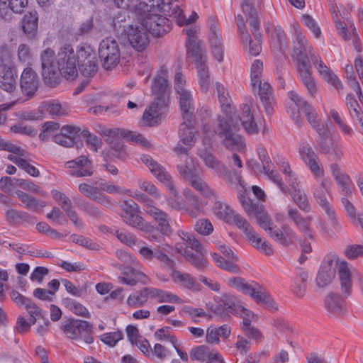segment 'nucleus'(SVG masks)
<instances>
[{
	"label": "nucleus",
	"instance_id": "f257e3e1",
	"mask_svg": "<svg viewBox=\"0 0 363 363\" xmlns=\"http://www.w3.org/2000/svg\"><path fill=\"white\" fill-rule=\"evenodd\" d=\"M42 76L45 83L55 86L59 83L60 75L68 80H74L78 70L85 77L94 76L97 71V60L94 51L90 46L78 47L74 51L70 45H65L57 55L50 48L40 54Z\"/></svg>",
	"mask_w": 363,
	"mask_h": 363
},
{
	"label": "nucleus",
	"instance_id": "f03ea898",
	"mask_svg": "<svg viewBox=\"0 0 363 363\" xmlns=\"http://www.w3.org/2000/svg\"><path fill=\"white\" fill-rule=\"evenodd\" d=\"M222 112L225 116H219L213 125V133L221 140L222 144L228 150L242 151L245 148L243 138L236 133L240 125L248 134H257L259 126L255 121L247 104L240 106V115L237 116L234 107L230 104L228 94L219 82L215 84Z\"/></svg>",
	"mask_w": 363,
	"mask_h": 363
},
{
	"label": "nucleus",
	"instance_id": "7ed1b4c3",
	"mask_svg": "<svg viewBox=\"0 0 363 363\" xmlns=\"http://www.w3.org/2000/svg\"><path fill=\"white\" fill-rule=\"evenodd\" d=\"M173 0H127L122 9H128L138 18L140 24L154 36H161L170 30L169 20L164 16L169 13L177 18L179 26L189 25L198 18L196 12L187 18L178 4Z\"/></svg>",
	"mask_w": 363,
	"mask_h": 363
},
{
	"label": "nucleus",
	"instance_id": "20e7f679",
	"mask_svg": "<svg viewBox=\"0 0 363 363\" xmlns=\"http://www.w3.org/2000/svg\"><path fill=\"white\" fill-rule=\"evenodd\" d=\"M184 32L187 35L186 48L187 56L191 58L197 69L199 83L201 90L206 92L210 86L211 80L206 66L207 56L199 43L197 41L196 33L199 30L196 26L185 28Z\"/></svg>",
	"mask_w": 363,
	"mask_h": 363
},
{
	"label": "nucleus",
	"instance_id": "39448f33",
	"mask_svg": "<svg viewBox=\"0 0 363 363\" xmlns=\"http://www.w3.org/2000/svg\"><path fill=\"white\" fill-rule=\"evenodd\" d=\"M254 216L259 225L269 234L272 239L280 245L289 246L297 240L296 233L289 225L284 224L279 228L271 221L263 206Z\"/></svg>",
	"mask_w": 363,
	"mask_h": 363
},
{
	"label": "nucleus",
	"instance_id": "423d86ee",
	"mask_svg": "<svg viewBox=\"0 0 363 363\" xmlns=\"http://www.w3.org/2000/svg\"><path fill=\"white\" fill-rule=\"evenodd\" d=\"M178 235L187 245L184 247L178 243L175 247L176 250L196 269L201 270L206 268L208 263L203 257L207 252L201 244L188 232L178 231Z\"/></svg>",
	"mask_w": 363,
	"mask_h": 363
},
{
	"label": "nucleus",
	"instance_id": "0eeeda50",
	"mask_svg": "<svg viewBox=\"0 0 363 363\" xmlns=\"http://www.w3.org/2000/svg\"><path fill=\"white\" fill-rule=\"evenodd\" d=\"M227 283L230 287L251 296L257 303L262 304L270 310L277 309L276 303L269 294L257 283L246 282L240 277L230 278Z\"/></svg>",
	"mask_w": 363,
	"mask_h": 363
},
{
	"label": "nucleus",
	"instance_id": "6e6552de",
	"mask_svg": "<svg viewBox=\"0 0 363 363\" xmlns=\"http://www.w3.org/2000/svg\"><path fill=\"white\" fill-rule=\"evenodd\" d=\"M17 72L12 53L6 46L0 48V87L11 93L16 88Z\"/></svg>",
	"mask_w": 363,
	"mask_h": 363
},
{
	"label": "nucleus",
	"instance_id": "1a4fd4ad",
	"mask_svg": "<svg viewBox=\"0 0 363 363\" xmlns=\"http://www.w3.org/2000/svg\"><path fill=\"white\" fill-rule=\"evenodd\" d=\"M179 174L189 181L191 187L197 191L203 197L211 199L216 196V191L212 189L203 179L196 174L193 159L186 156L184 164H179Z\"/></svg>",
	"mask_w": 363,
	"mask_h": 363
},
{
	"label": "nucleus",
	"instance_id": "9d476101",
	"mask_svg": "<svg viewBox=\"0 0 363 363\" xmlns=\"http://www.w3.org/2000/svg\"><path fill=\"white\" fill-rule=\"evenodd\" d=\"M315 179L318 182L312 186L313 196L317 203L325 211L329 219L333 222L334 227L336 228L338 226L337 216L333 207L327 199V195L330 194L331 180L329 177H325L324 175Z\"/></svg>",
	"mask_w": 363,
	"mask_h": 363
},
{
	"label": "nucleus",
	"instance_id": "9b49d317",
	"mask_svg": "<svg viewBox=\"0 0 363 363\" xmlns=\"http://www.w3.org/2000/svg\"><path fill=\"white\" fill-rule=\"evenodd\" d=\"M62 329L69 339L82 341L88 345L94 342V337L91 335L93 325L86 320H67L62 323Z\"/></svg>",
	"mask_w": 363,
	"mask_h": 363
},
{
	"label": "nucleus",
	"instance_id": "f8f14e48",
	"mask_svg": "<svg viewBox=\"0 0 363 363\" xmlns=\"http://www.w3.org/2000/svg\"><path fill=\"white\" fill-rule=\"evenodd\" d=\"M230 223H234L240 230H242L247 240L254 247L267 255H269L273 252V249L269 243L263 240L254 230L247 220L241 215L238 214L234 211L232 214Z\"/></svg>",
	"mask_w": 363,
	"mask_h": 363
},
{
	"label": "nucleus",
	"instance_id": "ddd939ff",
	"mask_svg": "<svg viewBox=\"0 0 363 363\" xmlns=\"http://www.w3.org/2000/svg\"><path fill=\"white\" fill-rule=\"evenodd\" d=\"M99 56L105 69L114 68L121 60V50L118 42L112 37L103 39L99 46Z\"/></svg>",
	"mask_w": 363,
	"mask_h": 363
},
{
	"label": "nucleus",
	"instance_id": "4468645a",
	"mask_svg": "<svg viewBox=\"0 0 363 363\" xmlns=\"http://www.w3.org/2000/svg\"><path fill=\"white\" fill-rule=\"evenodd\" d=\"M290 28L294 41V54L296 57L298 64L309 63L311 55H315L313 53V48L312 45L301 32L300 26L297 22H292L290 24Z\"/></svg>",
	"mask_w": 363,
	"mask_h": 363
},
{
	"label": "nucleus",
	"instance_id": "2eb2a0df",
	"mask_svg": "<svg viewBox=\"0 0 363 363\" xmlns=\"http://www.w3.org/2000/svg\"><path fill=\"white\" fill-rule=\"evenodd\" d=\"M289 99L294 103L299 111H302L307 116L308 123L316 130L320 137L325 136L326 129L317 118V113L308 101L299 96L294 91L288 93Z\"/></svg>",
	"mask_w": 363,
	"mask_h": 363
},
{
	"label": "nucleus",
	"instance_id": "dca6fc26",
	"mask_svg": "<svg viewBox=\"0 0 363 363\" xmlns=\"http://www.w3.org/2000/svg\"><path fill=\"white\" fill-rule=\"evenodd\" d=\"M330 9L333 13V18L335 24L337 34L344 40L349 41L351 40L352 41L354 49L357 52H361L359 39L354 25L351 23L350 21H349L350 25L347 26L346 23L341 21L340 16L338 15L340 11L336 5L331 4Z\"/></svg>",
	"mask_w": 363,
	"mask_h": 363
},
{
	"label": "nucleus",
	"instance_id": "f3484780",
	"mask_svg": "<svg viewBox=\"0 0 363 363\" xmlns=\"http://www.w3.org/2000/svg\"><path fill=\"white\" fill-rule=\"evenodd\" d=\"M143 162L148 167L151 173L168 189L169 194H172L174 196H177L178 191L174 185L172 178L166 169L155 161L149 155H143L141 158Z\"/></svg>",
	"mask_w": 363,
	"mask_h": 363
},
{
	"label": "nucleus",
	"instance_id": "a211bd4d",
	"mask_svg": "<svg viewBox=\"0 0 363 363\" xmlns=\"http://www.w3.org/2000/svg\"><path fill=\"white\" fill-rule=\"evenodd\" d=\"M298 154L300 159L310 169L315 178L323 176L324 169L318 157L308 143L303 142L300 144Z\"/></svg>",
	"mask_w": 363,
	"mask_h": 363
},
{
	"label": "nucleus",
	"instance_id": "6ab92c4d",
	"mask_svg": "<svg viewBox=\"0 0 363 363\" xmlns=\"http://www.w3.org/2000/svg\"><path fill=\"white\" fill-rule=\"evenodd\" d=\"M140 212H134L130 214H123V221L128 225L138 228L145 233L147 238L150 241L160 242L157 230L150 223L146 222L140 215Z\"/></svg>",
	"mask_w": 363,
	"mask_h": 363
},
{
	"label": "nucleus",
	"instance_id": "aec40b11",
	"mask_svg": "<svg viewBox=\"0 0 363 363\" xmlns=\"http://www.w3.org/2000/svg\"><path fill=\"white\" fill-rule=\"evenodd\" d=\"M147 30L140 25H130L126 35L130 45L138 52L144 51L150 43Z\"/></svg>",
	"mask_w": 363,
	"mask_h": 363
},
{
	"label": "nucleus",
	"instance_id": "412c9836",
	"mask_svg": "<svg viewBox=\"0 0 363 363\" xmlns=\"http://www.w3.org/2000/svg\"><path fill=\"white\" fill-rule=\"evenodd\" d=\"M103 134L108 137L107 140L109 143L113 142V140H111V138L116 139L123 138L127 141L140 145L144 147H147L150 145L147 138L142 134L135 131L128 130L123 128H111L106 130Z\"/></svg>",
	"mask_w": 363,
	"mask_h": 363
},
{
	"label": "nucleus",
	"instance_id": "4be33fe9",
	"mask_svg": "<svg viewBox=\"0 0 363 363\" xmlns=\"http://www.w3.org/2000/svg\"><path fill=\"white\" fill-rule=\"evenodd\" d=\"M168 102L155 99L154 101L145 109L143 116V121L150 126L159 123L164 117Z\"/></svg>",
	"mask_w": 363,
	"mask_h": 363
},
{
	"label": "nucleus",
	"instance_id": "5701e85b",
	"mask_svg": "<svg viewBox=\"0 0 363 363\" xmlns=\"http://www.w3.org/2000/svg\"><path fill=\"white\" fill-rule=\"evenodd\" d=\"M168 69L162 67L157 72L152 85V92L157 100L168 102L169 97Z\"/></svg>",
	"mask_w": 363,
	"mask_h": 363
},
{
	"label": "nucleus",
	"instance_id": "b1692460",
	"mask_svg": "<svg viewBox=\"0 0 363 363\" xmlns=\"http://www.w3.org/2000/svg\"><path fill=\"white\" fill-rule=\"evenodd\" d=\"M335 260L337 264L338 277L342 292L345 296H348L352 292V275L355 269L347 262L344 259L340 260L336 256Z\"/></svg>",
	"mask_w": 363,
	"mask_h": 363
},
{
	"label": "nucleus",
	"instance_id": "393cba45",
	"mask_svg": "<svg viewBox=\"0 0 363 363\" xmlns=\"http://www.w3.org/2000/svg\"><path fill=\"white\" fill-rule=\"evenodd\" d=\"M70 170V174L77 177H90L93 174L91 161L84 155L68 161L65 164Z\"/></svg>",
	"mask_w": 363,
	"mask_h": 363
},
{
	"label": "nucleus",
	"instance_id": "a878e982",
	"mask_svg": "<svg viewBox=\"0 0 363 363\" xmlns=\"http://www.w3.org/2000/svg\"><path fill=\"white\" fill-rule=\"evenodd\" d=\"M320 148L322 153L329 155L332 160H339L343 157L342 145L340 139L328 138V131L325 136L320 137Z\"/></svg>",
	"mask_w": 363,
	"mask_h": 363
},
{
	"label": "nucleus",
	"instance_id": "bb28decb",
	"mask_svg": "<svg viewBox=\"0 0 363 363\" xmlns=\"http://www.w3.org/2000/svg\"><path fill=\"white\" fill-rule=\"evenodd\" d=\"M39 79L36 72L30 67L25 68L21 75L20 86L23 94L33 96L38 89Z\"/></svg>",
	"mask_w": 363,
	"mask_h": 363
},
{
	"label": "nucleus",
	"instance_id": "cd10ccee",
	"mask_svg": "<svg viewBox=\"0 0 363 363\" xmlns=\"http://www.w3.org/2000/svg\"><path fill=\"white\" fill-rule=\"evenodd\" d=\"M148 213L157 223V229L161 234L164 235H169L172 233V228L170 225V218L169 215L164 211L158 208L154 205H149L147 210Z\"/></svg>",
	"mask_w": 363,
	"mask_h": 363
},
{
	"label": "nucleus",
	"instance_id": "c85d7f7f",
	"mask_svg": "<svg viewBox=\"0 0 363 363\" xmlns=\"http://www.w3.org/2000/svg\"><path fill=\"white\" fill-rule=\"evenodd\" d=\"M51 195L55 201L65 211L67 216L76 226L82 225V220L78 218L77 213L74 211L71 200L62 192L56 189L51 191Z\"/></svg>",
	"mask_w": 363,
	"mask_h": 363
},
{
	"label": "nucleus",
	"instance_id": "c756f323",
	"mask_svg": "<svg viewBox=\"0 0 363 363\" xmlns=\"http://www.w3.org/2000/svg\"><path fill=\"white\" fill-rule=\"evenodd\" d=\"M311 60L317 69L319 75L324 81L337 89L342 87V84L339 78L325 65L319 57L311 55Z\"/></svg>",
	"mask_w": 363,
	"mask_h": 363
},
{
	"label": "nucleus",
	"instance_id": "7c9ffc66",
	"mask_svg": "<svg viewBox=\"0 0 363 363\" xmlns=\"http://www.w3.org/2000/svg\"><path fill=\"white\" fill-rule=\"evenodd\" d=\"M330 171L341 194L344 196H350L352 182L349 176L342 172L340 167L335 163L330 165Z\"/></svg>",
	"mask_w": 363,
	"mask_h": 363
},
{
	"label": "nucleus",
	"instance_id": "2f4dec72",
	"mask_svg": "<svg viewBox=\"0 0 363 363\" xmlns=\"http://www.w3.org/2000/svg\"><path fill=\"white\" fill-rule=\"evenodd\" d=\"M298 78L306 87L308 95L313 96L318 91L317 85L312 77L311 68L309 63L297 64L296 67Z\"/></svg>",
	"mask_w": 363,
	"mask_h": 363
},
{
	"label": "nucleus",
	"instance_id": "473e14b6",
	"mask_svg": "<svg viewBox=\"0 0 363 363\" xmlns=\"http://www.w3.org/2000/svg\"><path fill=\"white\" fill-rule=\"evenodd\" d=\"M170 277L173 282L182 289L191 291H198L200 290L199 284L196 281V279L189 273L173 269L170 273Z\"/></svg>",
	"mask_w": 363,
	"mask_h": 363
},
{
	"label": "nucleus",
	"instance_id": "72a5a7b5",
	"mask_svg": "<svg viewBox=\"0 0 363 363\" xmlns=\"http://www.w3.org/2000/svg\"><path fill=\"white\" fill-rule=\"evenodd\" d=\"M255 91L257 92V94L264 106L266 113L267 114H270L273 110L274 100L273 91L269 82L264 80L260 82V83H257Z\"/></svg>",
	"mask_w": 363,
	"mask_h": 363
},
{
	"label": "nucleus",
	"instance_id": "f704fd0d",
	"mask_svg": "<svg viewBox=\"0 0 363 363\" xmlns=\"http://www.w3.org/2000/svg\"><path fill=\"white\" fill-rule=\"evenodd\" d=\"M79 128L72 125H64L60 133L52 136V140L62 146L69 147L74 145Z\"/></svg>",
	"mask_w": 363,
	"mask_h": 363
},
{
	"label": "nucleus",
	"instance_id": "c9c22d12",
	"mask_svg": "<svg viewBox=\"0 0 363 363\" xmlns=\"http://www.w3.org/2000/svg\"><path fill=\"white\" fill-rule=\"evenodd\" d=\"M22 29L28 39L33 40L35 38L38 26V15L36 11L27 12L22 18Z\"/></svg>",
	"mask_w": 363,
	"mask_h": 363
},
{
	"label": "nucleus",
	"instance_id": "e433bc0d",
	"mask_svg": "<svg viewBox=\"0 0 363 363\" xmlns=\"http://www.w3.org/2000/svg\"><path fill=\"white\" fill-rule=\"evenodd\" d=\"M345 104L351 118L359 124V131L363 134V112L352 94H347Z\"/></svg>",
	"mask_w": 363,
	"mask_h": 363
},
{
	"label": "nucleus",
	"instance_id": "4c0bfd02",
	"mask_svg": "<svg viewBox=\"0 0 363 363\" xmlns=\"http://www.w3.org/2000/svg\"><path fill=\"white\" fill-rule=\"evenodd\" d=\"M147 279L146 275L143 272L135 269L132 267H128L124 269L123 276L118 277V282L133 286L139 281L145 283Z\"/></svg>",
	"mask_w": 363,
	"mask_h": 363
},
{
	"label": "nucleus",
	"instance_id": "58836bf2",
	"mask_svg": "<svg viewBox=\"0 0 363 363\" xmlns=\"http://www.w3.org/2000/svg\"><path fill=\"white\" fill-rule=\"evenodd\" d=\"M150 288V295L151 299H155L158 303H183L182 299L177 294L169 291L155 287Z\"/></svg>",
	"mask_w": 363,
	"mask_h": 363
},
{
	"label": "nucleus",
	"instance_id": "ea45409f",
	"mask_svg": "<svg viewBox=\"0 0 363 363\" xmlns=\"http://www.w3.org/2000/svg\"><path fill=\"white\" fill-rule=\"evenodd\" d=\"M275 161L282 173L285 175V179L293 191L301 189L300 182L298 180L297 176L291 171L289 162L281 156H277Z\"/></svg>",
	"mask_w": 363,
	"mask_h": 363
},
{
	"label": "nucleus",
	"instance_id": "a19ab883",
	"mask_svg": "<svg viewBox=\"0 0 363 363\" xmlns=\"http://www.w3.org/2000/svg\"><path fill=\"white\" fill-rule=\"evenodd\" d=\"M177 94L183 118L187 119L189 121V119L192 118L194 111V102L191 92L186 90Z\"/></svg>",
	"mask_w": 363,
	"mask_h": 363
},
{
	"label": "nucleus",
	"instance_id": "79ce46f5",
	"mask_svg": "<svg viewBox=\"0 0 363 363\" xmlns=\"http://www.w3.org/2000/svg\"><path fill=\"white\" fill-rule=\"evenodd\" d=\"M335 259V255H333L326 264L321 265L316 277V284L319 287L328 285L335 277V270L332 268V262Z\"/></svg>",
	"mask_w": 363,
	"mask_h": 363
},
{
	"label": "nucleus",
	"instance_id": "37998d69",
	"mask_svg": "<svg viewBox=\"0 0 363 363\" xmlns=\"http://www.w3.org/2000/svg\"><path fill=\"white\" fill-rule=\"evenodd\" d=\"M16 195L22 202L24 207L33 212H42L43 208L46 206V203L44 201L36 199L24 191L18 190L16 191Z\"/></svg>",
	"mask_w": 363,
	"mask_h": 363
},
{
	"label": "nucleus",
	"instance_id": "c03bdc74",
	"mask_svg": "<svg viewBox=\"0 0 363 363\" xmlns=\"http://www.w3.org/2000/svg\"><path fill=\"white\" fill-rule=\"evenodd\" d=\"M197 154L205 165L213 170L216 175L225 171V165L218 160L210 151L206 149L199 150Z\"/></svg>",
	"mask_w": 363,
	"mask_h": 363
},
{
	"label": "nucleus",
	"instance_id": "a18cd8bd",
	"mask_svg": "<svg viewBox=\"0 0 363 363\" xmlns=\"http://www.w3.org/2000/svg\"><path fill=\"white\" fill-rule=\"evenodd\" d=\"M210 199L214 200L213 206V212L214 215L224 222L230 223L232 214L234 212L233 209H232L227 203L219 200L216 193V196L212 197Z\"/></svg>",
	"mask_w": 363,
	"mask_h": 363
},
{
	"label": "nucleus",
	"instance_id": "49530a36",
	"mask_svg": "<svg viewBox=\"0 0 363 363\" xmlns=\"http://www.w3.org/2000/svg\"><path fill=\"white\" fill-rule=\"evenodd\" d=\"M266 32L270 35L271 46L274 50H281L285 44V33L279 26L270 27L266 26Z\"/></svg>",
	"mask_w": 363,
	"mask_h": 363
},
{
	"label": "nucleus",
	"instance_id": "de8ad7c7",
	"mask_svg": "<svg viewBox=\"0 0 363 363\" xmlns=\"http://www.w3.org/2000/svg\"><path fill=\"white\" fill-rule=\"evenodd\" d=\"M28 5V0H0V15L6 17L9 10L21 13Z\"/></svg>",
	"mask_w": 363,
	"mask_h": 363
},
{
	"label": "nucleus",
	"instance_id": "09e8293b",
	"mask_svg": "<svg viewBox=\"0 0 363 363\" xmlns=\"http://www.w3.org/2000/svg\"><path fill=\"white\" fill-rule=\"evenodd\" d=\"M222 302L225 308L230 313L240 315L242 318L243 315H247V313H250L242 306L240 305L237 298L233 295L226 294L222 298Z\"/></svg>",
	"mask_w": 363,
	"mask_h": 363
},
{
	"label": "nucleus",
	"instance_id": "8fccbe9b",
	"mask_svg": "<svg viewBox=\"0 0 363 363\" xmlns=\"http://www.w3.org/2000/svg\"><path fill=\"white\" fill-rule=\"evenodd\" d=\"M62 304L64 307H65L67 310L76 315L86 318H91V313H89V310L84 305L72 298H63L62 300Z\"/></svg>",
	"mask_w": 363,
	"mask_h": 363
},
{
	"label": "nucleus",
	"instance_id": "3c124183",
	"mask_svg": "<svg viewBox=\"0 0 363 363\" xmlns=\"http://www.w3.org/2000/svg\"><path fill=\"white\" fill-rule=\"evenodd\" d=\"M184 120V121L181 123L179 129L180 142L184 145L192 147L194 144V133L191 119H189V121L187 119Z\"/></svg>",
	"mask_w": 363,
	"mask_h": 363
},
{
	"label": "nucleus",
	"instance_id": "603ef678",
	"mask_svg": "<svg viewBox=\"0 0 363 363\" xmlns=\"http://www.w3.org/2000/svg\"><path fill=\"white\" fill-rule=\"evenodd\" d=\"M150 288H143L129 295L127 299V304L132 308H138L146 303L148 298H150Z\"/></svg>",
	"mask_w": 363,
	"mask_h": 363
},
{
	"label": "nucleus",
	"instance_id": "864d4df0",
	"mask_svg": "<svg viewBox=\"0 0 363 363\" xmlns=\"http://www.w3.org/2000/svg\"><path fill=\"white\" fill-rule=\"evenodd\" d=\"M348 197L343 196L341 199L345 211L347 216L352 220V223L356 226H359L363 230V215L357 212L355 207L348 199Z\"/></svg>",
	"mask_w": 363,
	"mask_h": 363
},
{
	"label": "nucleus",
	"instance_id": "5fc2aeb1",
	"mask_svg": "<svg viewBox=\"0 0 363 363\" xmlns=\"http://www.w3.org/2000/svg\"><path fill=\"white\" fill-rule=\"evenodd\" d=\"M348 197L343 196L341 199L345 211L347 216L352 220V223L356 226H359L363 230V215L357 212L355 207L348 199Z\"/></svg>",
	"mask_w": 363,
	"mask_h": 363
},
{
	"label": "nucleus",
	"instance_id": "6e6d98bb",
	"mask_svg": "<svg viewBox=\"0 0 363 363\" xmlns=\"http://www.w3.org/2000/svg\"><path fill=\"white\" fill-rule=\"evenodd\" d=\"M254 317L252 312L247 313V315H243L242 329L249 338L259 342L262 340V334L257 329L250 327L251 321Z\"/></svg>",
	"mask_w": 363,
	"mask_h": 363
},
{
	"label": "nucleus",
	"instance_id": "4d7b16f0",
	"mask_svg": "<svg viewBox=\"0 0 363 363\" xmlns=\"http://www.w3.org/2000/svg\"><path fill=\"white\" fill-rule=\"evenodd\" d=\"M6 220L12 224L18 225L23 223H33L34 218L28 213L14 209H9L6 211Z\"/></svg>",
	"mask_w": 363,
	"mask_h": 363
},
{
	"label": "nucleus",
	"instance_id": "13d9d810",
	"mask_svg": "<svg viewBox=\"0 0 363 363\" xmlns=\"http://www.w3.org/2000/svg\"><path fill=\"white\" fill-rule=\"evenodd\" d=\"M328 311L333 315H339L343 312V304L340 297L336 294H329L325 301Z\"/></svg>",
	"mask_w": 363,
	"mask_h": 363
},
{
	"label": "nucleus",
	"instance_id": "bf43d9fd",
	"mask_svg": "<svg viewBox=\"0 0 363 363\" xmlns=\"http://www.w3.org/2000/svg\"><path fill=\"white\" fill-rule=\"evenodd\" d=\"M217 176L223 178L231 187L235 188L240 186L242 189L245 188V184L241 176L235 170L230 171L225 166V171L219 173Z\"/></svg>",
	"mask_w": 363,
	"mask_h": 363
},
{
	"label": "nucleus",
	"instance_id": "052dcab7",
	"mask_svg": "<svg viewBox=\"0 0 363 363\" xmlns=\"http://www.w3.org/2000/svg\"><path fill=\"white\" fill-rule=\"evenodd\" d=\"M262 62L260 61L259 60H254L250 69V82L253 91H255L257 83H260V82L264 80V79L262 78Z\"/></svg>",
	"mask_w": 363,
	"mask_h": 363
},
{
	"label": "nucleus",
	"instance_id": "680f3d73",
	"mask_svg": "<svg viewBox=\"0 0 363 363\" xmlns=\"http://www.w3.org/2000/svg\"><path fill=\"white\" fill-rule=\"evenodd\" d=\"M241 39L243 44L248 43V52L252 56L258 55L261 50V41L260 38H255V40H252L247 32H242L241 33Z\"/></svg>",
	"mask_w": 363,
	"mask_h": 363
},
{
	"label": "nucleus",
	"instance_id": "e2e57ef3",
	"mask_svg": "<svg viewBox=\"0 0 363 363\" xmlns=\"http://www.w3.org/2000/svg\"><path fill=\"white\" fill-rule=\"evenodd\" d=\"M263 170L267 177L274 183L282 191H285L286 186L283 183L279 173L274 169L273 164L272 163L263 166Z\"/></svg>",
	"mask_w": 363,
	"mask_h": 363
},
{
	"label": "nucleus",
	"instance_id": "0e129e2a",
	"mask_svg": "<svg viewBox=\"0 0 363 363\" xmlns=\"http://www.w3.org/2000/svg\"><path fill=\"white\" fill-rule=\"evenodd\" d=\"M212 259L217 267L226 270L228 272L238 273L239 272L238 266L235 264L233 260L229 261L225 259L223 257L220 256L217 253L211 254Z\"/></svg>",
	"mask_w": 363,
	"mask_h": 363
},
{
	"label": "nucleus",
	"instance_id": "69168bd1",
	"mask_svg": "<svg viewBox=\"0 0 363 363\" xmlns=\"http://www.w3.org/2000/svg\"><path fill=\"white\" fill-rule=\"evenodd\" d=\"M45 110L52 116H63L68 114L69 108L65 105L52 101L44 104Z\"/></svg>",
	"mask_w": 363,
	"mask_h": 363
},
{
	"label": "nucleus",
	"instance_id": "338daca9",
	"mask_svg": "<svg viewBox=\"0 0 363 363\" xmlns=\"http://www.w3.org/2000/svg\"><path fill=\"white\" fill-rule=\"evenodd\" d=\"M10 160L16 164L18 167L25 170L28 174L32 177H38L39 175V170L34 166L30 164L25 159L20 157L14 156L10 157Z\"/></svg>",
	"mask_w": 363,
	"mask_h": 363
},
{
	"label": "nucleus",
	"instance_id": "774afa93",
	"mask_svg": "<svg viewBox=\"0 0 363 363\" xmlns=\"http://www.w3.org/2000/svg\"><path fill=\"white\" fill-rule=\"evenodd\" d=\"M17 58L19 62L30 65L33 61V55L30 47L24 43L20 44L17 48Z\"/></svg>",
	"mask_w": 363,
	"mask_h": 363
}]
</instances>
